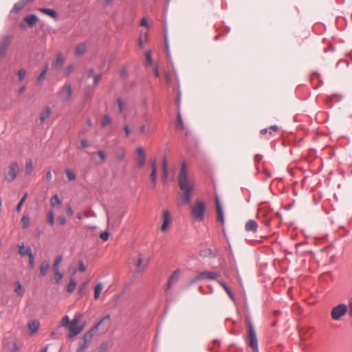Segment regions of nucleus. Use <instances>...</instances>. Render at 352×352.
Returning <instances> with one entry per match:
<instances>
[{"mask_svg":"<svg viewBox=\"0 0 352 352\" xmlns=\"http://www.w3.org/2000/svg\"><path fill=\"white\" fill-rule=\"evenodd\" d=\"M12 37L10 35H4L0 38V56L4 58L10 45Z\"/></svg>","mask_w":352,"mask_h":352,"instance_id":"obj_8","label":"nucleus"},{"mask_svg":"<svg viewBox=\"0 0 352 352\" xmlns=\"http://www.w3.org/2000/svg\"><path fill=\"white\" fill-rule=\"evenodd\" d=\"M70 323L69 318L68 316H65L62 320H61V325L63 327H67L69 326Z\"/></svg>","mask_w":352,"mask_h":352,"instance_id":"obj_45","label":"nucleus"},{"mask_svg":"<svg viewBox=\"0 0 352 352\" xmlns=\"http://www.w3.org/2000/svg\"><path fill=\"white\" fill-rule=\"evenodd\" d=\"M72 93V85L69 83H65L58 94L63 101H67L70 98Z\"/></svg>","mask_w":352,"mask_h":352,"instance_id":"obj_10","label":"nucleus"},{"mask_svg":"<svg viewBox=\"0 0 352 352\" xmlns=\"http://www.w3.org/2000/svg\"><path fill=\"white\" fill-rule=\"evenodd\" d=\"M47 69H48V67L47 65H45L43 69V71L41 72V73L40 74V75L38 76L37 80L38 81H41L42 79H43L47 72Z\"/></svg>","mask_w":352,"mask_h":352,"instance_id":"obj_44","label":"nucleus"},{"mask_svg":"<svg viewBox=\"0 0 352 352\" xmlns=\"http://www.w3.org/2000/svg\"><path fill=\"white\" fill-rule=\"evenodd\" d=\"M33 168H34V167H33L32 162L31 160L28 161L26 163V166H25V174L30 175Z\"/></svg>","mask_w":352,"mask_h":352,"instance_id":"obj_40","label":"nucleus"},{"mask_svg":"<svg viewBox=\"0 0 352 352\" xmlns=\"http://www.w3.org/2000/svg\"><path fill=\"white\" fill-rule=\"evenodd\" d=\"M60 204H61V201L57 195H55L52 197V199L50 200V204L52 207H54V208L57 207Z\"/></svg>","mask_w":352,"mask_h":352,"instance_id":"obj_31","label":"nucleus"},{"mask_svg":"<svg viewBox=\"0 0 352 352\" xmlns=\"http://www.w3.org/2000/svg\"><path fill=\"white\" fill-rule=\"evenodd\" d=\"M65 173H66L67 178L69 181H74L76 179L75 174L69 169H67L65 170Z\"/></svg>","mask_w":352,"mask_h":352,"instance_id":"obj_43","label":"nucleus"},{"mask_svg":"<svg viewBox=\"0 0 352 352\" xmlns=\"http://www.w3.org/2000/svg\"><path fill=\"white\" fill-rule=\"evenodd\" d=\"M76 281L74 280V278H72L70 279L69 284L67 285V292H69V293L73 292L76 287Z\"/></svg>","mask_w":352,"mask_h":352,"instance_id":"obj_35","label":"nucleus"},{"mask_svg":"<svg viewBox=\"0 0 352 352\" xmlns=\"http://www.w3.org/2000/svg\"><path fill=\"white\" fill-rule=\"evenodd\" d=\"M28 257H29V267L30 268H34V258L33 254L32 253L30 256H28Z\"/></svg>","mask_w":352,"mask_h":352,"instance_id":"obj_50","label":"nucleus"},{"mask_svg":"<svg viewBox=\"0 0 352 352\" xmlns=\"http://www.w3.org/2000/svg\"><path fill=\"white\" fill-rule=\"evenodd\" d=\"M80 144L82 148H86L88 146V142L86 140H82Z\"/></svg>","mask_w":352,"mask_h":352,"instance_id":"obj_63","label":"nucleus"},{"mask_svg":"<svg viewBox=\"0 0 352 352\" xmlns=\"http://www.w3.org/2000/svg\"><path fill=\"white\" fill-rule=\"evenodd\" d=\"M66 212L68 216H72L74 214L73 209L70 204L66 206Z\"/></svg>","mask_w":352,"mask_h":352,"instance_id":"obj_52","label":"nucleus"},{"mask_svg":"<svg viewBox=\"0 0 352 352\" xmlns=\"http://www.w3.org/2000/svg\"><path fill=\"white\" fill-rule=\"evenodd\" d=\"M19 254L22 256H30L32 253V249L30 247H25L23 244L19 245Z\"/></svg>","mask_w":352,"mask_h":352,"instance_id":"obj_19","label":"nucleus"},{"mask_svg":"<svg viewBox=\"0 0 352 352\" xmlns=\"http://www.w3.org/2000/svg\"><path fill=\"white\" fill-rule=\"evenodd\" d=\"M170 224V215L168 210L163 211V223L161 226V231L166 232Z\"/></svg>","mask_w":352,"mask_h":352,"instance_id":"obj_14","label":"nucleus"},{"mask_svg":"<svg viewBox=\"0 0 352 352\" xmlns=\"http://www.w3.org/2000/svg\"><path fill=\"white\" fill-rule=\"evenodd\" d=\"M38 11L41 12V13L49 15L53 19H56L58 16L57 12L52 9L40 8H38Z\"/></svg>","mask_w":352,"mask_h":352,"instance_id":"obj_22","label":"nucleus"},{"mask_svg":"<svg viewBox=\"0 0 352 352\" xmlns=\"http://www.w3.org/2000/svg\"><path fill=\"white\" fill-rule=\"evenodd\" d=\"M39 326H40V324H39L38 321H37V320L32 321L28 324V328H29L30 331H31L32 334L34 333L35 332H36L38 330Z\"/></svg>","mask_w":352,"mask_h":352,"instance_id":"obj_24","label":"nucleus"},{"mask_svg":"<svg viewBox=\"0 0 352 352\" xmlns=\"http://www.w3.org/2000/svg\"><path fill=\"white\" fill-rule=\"evenodd\" d=\"M206 212L205 203L201 200H198L192 206L191 215L192 218L196 221H201L204 218Z\"/></svg>","mask_w":352,"mask_h":352,"instance_id":"obj_4","label":"nucleus"},{"mask_svg":"<svg viewBox=\"0 0 352 352\" xmlns=\"http://www.w3.org/2000/svg\"><path fill=\"white\" fill-rule=\"evenodd\" d=\"M94 333L92 330H90L87 333H86L83 337L82 340L79 341L78 347L76 352H85L86 349L88 348L89 343L91 342Z\"/></svg>","mask_w":352,"mask_h":352,"instance_id":"obj_6","label":"nucleus"},{"mask_svg":"<svg viewBox=\"0 0 352 352\" xmlns=\"http://www.w3.org/2000/svg\"><path fill=\"white\" fill-rule=\"evenodd\" d=\"M16 287L14 290V292L16 293V294L19 296H22L24 294V290L21 286V284L19 281L16 282Z\"/></svg>","mask_w":352,"mask_h":352,"instance_id":"obj_34","label":"nucleus"},{"mask_svg":"<svg viewBox=\"0 0 352 352\" xmlns=\"http://www.w3.org/2000/svg\"><path fill=\"white\" fill-rule=\"evenodd\" d=\"M57 221L62 226H63L66 223V219L63 216H59L57 218Z\"/></svg>","mask_w":352,"mask_h":352,"instance_id":"obj_57","label":"nucleus"},{"mask_svg":"<svg viewBox=\"0 0 352 352\" xmlns=\"http://www.w3.org/2000/svg\"><path fill=\"white\" fill-rule=\"evenodd\" d=\"M50 269V263L47 261H43L40 266V275L44 276Z\"/></svg>","mask_w":352,"mask_h":352,"instance_id":"obj_23","label":"nucleus"},{"mask_svg":"<svg viewBox=\"0 0 352 352\" xmlns=\"http://www.w3.org/2000/svg\"><path fill=\"white\" fill-rule=\"evenodd\" d=\"M150 163H151V171H157L156 160L155 159L151 160Z\"/></svg>","mask_w":352,"mask_h":352,"instance_id":"obj_51","label":"nucleus"},{"mask_svg":"<svg viewBox=\"0 0 352 352\" xmlns=\"http://www.w3.org/2000/svg\"><path fill=\"white\" fill-rule=\"evenodd\" d=\"M63 277V274L60 272L59 270H54V280L57 284L60 283Z\"/></svg>","mask_w":352,"mask_h":352,"instance_id":"obj_37","label":"nucleus"},{"mask_svg":"<svg viewBox=\"0 0 352 352\" xmlns=\"http://www.w3.org/2000/svg\"><path fill=\"white\" fill-rule=\"evenodd\" d=\"M28 196V192H25L23 195V197L21 199L20 201L18 203V204L16 206V210L18 212H20L21 211V208H22Z\"/></svg>","mask_w":352,"mask_h":352,"instance_id":"obj_32","label":"nucleus"},{"mask_svg":"<svg viewBox=\"0 0 352 352\" xmlns=\"http://www.w3.org/2000/svg\"><path fill=\"white\" fill-rule=\"evenodd\" d=\"M23 20L25 22H26L28 23V25L30 28H32L36 23V22L38 21V18L35 14H29V15H26L24 17Z\"/></svg>","mask_w":352,"mask_h":352,"instance_id":"obj_18","label":"nucleus"},{"mask_svg":"<svg viewBox=\"0 0 352 352\" xmlns=\"http://www.w3.org/2000/svg\"><path fill=\"white\" fill-rule=\"evenodd\" d=\"M100 237L102 240L106 241L109 239V232L107 231H104V232H102L100 235Z\"/></svg>","mask_w":352,"mask_h":352,"instance_id":"obj_49","label":"nucleus"},{"mask_svg":"<svg viewBox=\"0 0 352 352\" xmlns=\"http://www.w3.org/2000/svg\"><path fill=\"white\" fill-rule=\"evenodd\" d=\"M248 325V344L254 352H258V339L256 330L250 318L246 319Z\"/></svg>","mask_w":352,"mask_h":352,"instance_id":"obj_3","label":"nucleus"},{"mask_svg":"<svg viewBox=\"0 0 352 352\" xmlns=\"http://www.w3.org/2000/svg\"><path fill=\"white\" fill-rule=\"evenodd\" d=\"M219 276V274L216 272H210V271H205L200 272V277L201 280L208 279V280H214Z\"/></svg>","mask_w":352,"mask_h":352,"instance_id":"obj_17","label":"nucleus"},{"mask_svg":"<svg viewBox=\"0 0 352 352\" xmlns=\"http://www.w3.org/2000/svg\"><path fill=\"white\" fill-rule=\"evenodd\" d=\"M136 154L138 167L142 168L146 162V155L144 149L142 147H138L136 148Z\"/></svg>","mask_w":352,"mask_h":352,"instance_id":"obj_11","label":"nucleus"},{"mask_svg":"<svg viewBox=\"0 0 352 352\" xmlns=\"http://www.w3.org/2000/svg\"><path fill=\"white\" fill-rule=\"evenodd\" d=\"M152 187L155 188L157 184V171H151L150 175Z\"/></svg>","mask_w":352,"mask_h":352,"instance_id":"obj_39","label":"nucleus"},{"mask_svg":"<svg viewBox=\"0 0 352 352\" xmlns=\"http://www.w3.org/2000/svg\"><path fill=\"white\" fill-rule=\"evenodd\" d=\"M12 352H17L19 350L18 346L16 343H13L12 346Z\"/></svg>","mask_w":352,"mask_h":352,"instance_id":"obj_64","label":"nucleus"},{"mask_svg":"<svg viewBox=\"0 0 352 352\" xmlns=\"http://www.w3.org/2000/svg\"><path fill=\"white\" fill-rule=\"evenodd\" d=\"M123 215L119 216L117 219H113L107 214V223L109 227L118 226L120 224Z\"/></svg>","mask_w":352,"mask_h":352,"instance_id":"obj_21","label":"nucleus"},{"mask_svg":"<svg viewBox=\"0 0 352 352\" xmlns=\"http://www.w3.org/2000/svg\"><path fill=\"white\" fill-rule=\"evenodd\" d=\"M110 315H107L106 316L103 317L91 330L94 331V330H97L99 327V326L105 320H110Z\"/></svg>","mask_w":352,"mask_h":352,"instance_id":"obj_38","label":"nucleus"},{"mask_svg":"<svg viewBox=\"0 0 352 352\" xmlns=\"http://www.w3.org/2000/svg\"><path fill=\"white\" fill-rule=\"evenodd\" d=\"M87 51V46L85 43H82L78 44L76 48V54L81 56L84 54Z\"/></svg>","mask_w":352,"mask_h":352,"instance_id":"obj_25","label":"nucleus"},{"mask_svg":"<svg viewBox=\"0 0 352 352\" xmlns=\"http://www.w3.org/2000/svg\"><path fill=\"white\" fill-rule=\"evenodd\" d=\"M125 137H128L130 135L131 129L128 124H126L124 127Z\"/></svg>","mask_w":352,"mask_h":352,"instance_id":"obj_58","label":"nucleus"},{"mask_svg":"<svg viewBox=\"0 0 352 352\" xmlns=\"http://www.w3.org/2000/svg\"><path fill=\"white\" fill-rule=\"evenodd\" d=\"M26 75V71L24 69H21L18 72V77L20 81L23 80Z\"/></svg>","mask_w":352,"mask_h":352,"instance_id":"obj_47","label":"nucleus"},{"mask_svg":"<svg viewBox=\"0 0 352 352\" xmlns=\"http://www.w3.org/2000/svg\"><path fill=\"white\" fill-rule=\"evenodd\" d=\"M51 113H52V109L50 107H46L42 111V112L40 114V118H39L41 124L43 123L47 118H49Z\"/></svg>","mask_w":352,"mask_h":352,"instance_id":"obj_20","label":"nucleus"},{"mask_svg":"<svg viewBox=\"0 0 352 352\" xmlns=\"http://www.w3.org/2000/svg\"><path fill=\"white\" fill-rule=\"evenodd\" d=\"M103 289V285L102 283H98L96 287H95V289H94V298L95 299H98L100 293H101V291Z\"/></svg>","mask_w":352,"mask_h":352,"instance_id":"obj_30","label":"nucleus"},{"mask_svg":"<svg viewBox=\"0 0 352 352\" xmlns=\"http://www.w3.org/2000/svg\"><path fill=\"white\" fill-rule=\"evenodd\" d=\"M64 60H65L64 56H63L62 54L60 53L57 55L56 60L53 63V65L56 67L60 68L64 63Z\"/></svg>","mask_w":352,"mask_h":352,"instance_id":"obj_26","label":"nucleus"},{"mask_svg":"<svg viewBox=\"0 0 352 352\" xmlns=\"http://www.w3.org/2000/svg\"><path fill=\"white\" fill-rule=\"evenodd\" d=\"M73 69H74V66H73L72 65H69V66L65 69V74H66L67 75L70 74V73L73 71Z\"/></svg>","mask_w":352,"mask_h":352,"instance_id":"obj_62","label":"nucleus"},{"mask_svg":"<svg viewBox=\"0 0 352 352\" xmlns=\"http://www.w3.org/2000/svg\"><path fill=\"white\" fill-rule=\"evenodd\" d=\"M146 58L147 63L149 65H151L152 64V57H151V52L148 51L146 52Z\"/></svg>","mask_w":352,"mask_h":352,"instance_id":"obj_53","label":"nucleus"},{"mask_svg":"<svg viewBox=\"0 0 352 352\" xmlns=\"http://www.w3.org/2000/svg\"><path fill=\"white\" fill-rule=\"evenodd\" d=\"M218 283L225 289V291L226 292V293L228 294L229 297L232 300H234V295H233L232 291L229 289V287L225 284V283L221 280H218Z\"/></svg>","mask_w":352,"mask_h":352,"instance_id":"obj_28","label":"nucleus"},{"mask_svg":"<svg viewBox=\"0 0 352 352\" xmlns=\"http://www.w3.org/2000/svg\"><path fill=\"white\" fill-rule=\"evenodd\" d=\"M34 0H19L17 3H16L13 8L11 10V12L12 13H18L24 7L27 5L31 3Z\"/></svg>","mask_w":352,"mask_h":352,"instance_id":"obj_12","label":"nucleus"},{"mask_svg":"<svg viewBox=\"0 0 352 352\" xmlns=\"http://www.w3.org/2000/svg\"><path fill=\"white\" fill-rule=\"evenodd\" d=\"M199 280H201V278L200 277V273L199 274H197L196 276H195L193 278H192L190 283V284L195 283V282H197Z\"/></svg>","mask_w":352,"mask_h":352,"instance_id":"obj_61","label":"nucleus"},{"mask_svg":"<svg viewBox=\"0 0 352 352\" xmlns=\"http://www.w3.org/2000/svg\"><path fill=\"white\" fill-rule=\"evenodd\" d=\"M176 129L178 130H183L184 129V124L179 111L177 113V123L176 124Z\"/></svg>","mask_w":352,"mask_h":352,"instance_id":"obj_33","label":"nucleus"},{"mask_svg":"<svg viewBox=\"0 0 352 352\" xmlns=\"http://www.w3.org/2000/svg\"><path fill=\"white\" fill-rule=\"evenodd\" d=\"M181 271L179 270H176L172 275L170 276L168 278L167 284H166V289H169L174 284H175L180 276Z\"/></svg>","mask_w":352,"mask_h":352,"instance_id":"obj_13","label":"nucleus"},{"mask_svg":"<svg viewBox=\"0 0 352 352\" xmlns=\"http://www.w3.org/2000/svg\"><path fill=\"white\" fill-rule=\"evenodd\" d=\"M47 222L52 226L54 222V213L52 211H50L47 214Z\"/></svg>","mask_w":352,"mask_h":352,"instance_id":"obj_48","label":"nucleus"},{"mask_svg":"<svg viewBox=\"0 0 352 352\" xmlns=\"http://www.w3.org/2000/svg\"><path fill=\"white\" fill-rule=\"evenodd\" d=\"M245 229L247 232H256L258 229V223L252 219L248 220L245 226Z\"/></svg>","mask_w":352,"mask_h":352,"instance_id":"obj_16","label":"nucleus"},{"mask_svg":"<svg viewBox=\"0 0 352 352\" xmlns=\"http://www.w3.org/2000/svg\"><path fill=\"white\" fill-rule=\"evenodd\" d=\"M82 318V314H76L74 318V319L70 322L68 329L70 331V333L69 335V338H72L73 336H75L78 334H79L83 329V327H77L78 324L80 320Z\"/></svg>","mask_w":352,"mask_h":352,"instance_id":"obj_5","label":"nucleus"},{"mask_svg":"<svg viewBox=\"0 0 352 352\" xmlns=\"http://www.w3.org/2000/svg\"><path fill=\"white\" fill-rule=\"evenodd\" d=\"M347 310L345 304H340L332 309L331 316L334 320H339L347 313Z\"/></svg>","mask_w":352,"mask_h":352,"instance_id":"obj_7","label":"nucleus"},{"mask_svg":"<svg viewBox=\"0 0 352 352\" xmlns=\"http://www.w3.org/2000/svg\"><path fill=\"white\" fill-rule=\"evenodd\" d=\"M217 212V220L219 221L222 224L224 223V217L222 206L220 204V201L217 197L215 198Z\"/></svg>","mask_w":352,"mask_h":352,"instance_id":"obj_15","label":"nucleus"},{"mask_svg":"<svg viewBox=\"0 0 352 352\" xmlns=\"http://www.w3.org/2000/svg\"><path fill=\"white\" fill-rule=\"evenodd\" d=\"M130 263L134 267L133 276L138 277L142 274L148 265V260H143V255L138 252L137 255L131 256Z\"/></svg>","mask_w":352,"mask_h":352,"instance_id":"obj_2","label":"nucleus"},{"mask_svg":"<svg viewBox=\"0 0 352 352\" xmlns=\"http://www.w3.org/2000/svg\"><path fill=\"white\" fill-rule=\"evenodd\" d=\"M21 223L23 228H28L30 223V218L25 215L23 216L21 218Z\"/></svg>","mask_w":352,"mask_h":352,"instance_id":"obj_41","label":"nucleus"},{"mask_svg":"<svg viewBox=\"0 0 352 352\" xmlns=\"http://www.w3.org/2000/svg\"><path fill=\"white\" fill-rule=\"evenodd\" d=\"M19 172V168L17 162H14L10 164L8 168L7 173L5 175V179L8 182L13 181L17 176Z\"/></svg>","mask_w":352,"mask_h":352,"instance_id":"obj_9","label":"nucleus"},{"mask_svg":"<svg viewBox=\"0 0 352 352\" xmlns=\"http://www.w3.org/2000/svg\"><path fill=\"white\" fill-rule=\"evenodd\" d=\"M98 155L99 157L100 158L101 162H103L106 159L105 153L103 151H99L98 152Z\"/></svg>","mask_w":352,"mask_h":352,"instance_id":"obj_54","label":"nucleus"},{"mask_svg":"<svg viewBox=\"0 0 352 352\" xmlns=\"http://www.w3.org/2000/svg\"><path fill=\"white\" fill-rule=\"evenodd\" d=\"M79 270L81 272H83L86 270V267H85L84 263L82 260L79 261Z\"/></svg>","mask_w":352,"mask_h":352,"instance_id":"obj_60","label":"nucleus"},{"mask_svg":"<svg viewBox=\"0 0 352 352\" xmlns=\"http://www.w3.org/2000/svg\"><path fill=\"white\" fill-rule=\"evenodd\" d=\"M111 122L110 117L108 115H104L103 117V120L102 121V126L104 127L107 125L109 124Z\"/></svg>","mask_w":352,"mask_h":352,"instance_id":"obj_42","label":"nucleus"},{"mask_svg":"<svg viewBox=\"0 0 352 352\" xmlns=\"http://www.w3.org/2000/svg\"><path fill=\"white\" fill-rule=\"evenodd\" d=\"M98 352H107V344L102 343L100 345L99 351Z\"/></svg>","mask_w":352,"mask_h":352,"instance_id":"obj_55","label":"nucleus"},{"mask_svg":"<svg viewBox=\"0 0 352 352\" xmlns=\"http://www.w3.org/2000/svg\"><path fill=\"white\" fill-rule=\"evenodd\" d=\"M101 78H102L101 74H97V75L94 76L95 85H96L99 82V81L101 80Z\"/></svg>","mask_w":352,"mask_h":352,"instance_id":"obj_59","label":"nucleus"},{"mask_svg":"<svg viewBox=\"0 0 352 352\" xmlns=\"http://www.w3.org/2000/svg\"><path fill=\"white\" fill-rule=\"evenodd\" d=\"M117 104H118V113H120L122 112L123 108H124L123 101H122V99L121 98H118L117 99Z\"/></svg>","mask_w":352,"mask_h":352,"instance_id":"obj_46","label":"nucleus"},{"mask_svg":"<svg viewBox=\"0 0 352 352\" xmlns=\"http://www.w3.org/2000/svg\"><path fill=\"white\" fill-rule=\"evenodd\" d=\"M168 177V170H162V182L166 183Z\"/></svg>","mask_w":352,"mask_h":352,"instance_id":"obj_56","label":"nucleus"},{"mask_svg":"<svg viewBox=\"0 0 352 352\" xmlns=\"http://www.w3.org/2000/svg\"><path fill=\"white\" fill-rule=\"evenodd\" d=\"M126 155L125 150L123 148H118L116 152V156L119 161L124 159Z\"/></svg>","mask_w":352,"mask_h":352,"instance_id":"obj_29","label":"nucleus"},{"mask_svg":"<svg viewBox=\"0 0 352 352\" xmlns=\"http://www.w3.org/2000/svg\"><path fill=\"white\" fill-rule=\"evenodd\" d=\"M178 185L181 190L179 193L180 202L183 205H187L191 201L194 191V186L188 176L187 165L185 162L182 163L179 168Z\"/></svg>","mask_w":352,"mask_h":352,"instance_id":"obj_1","label":"nucleus"},{"mask_svg":"<svg viewBox=\"0 0 352 352\" xmlns=\"http://www.w3.org/2000/svg\"><path fill=\"white\" fill-rule=\"evenodd\" d=\"M62 261L63 256L61 255H59L56 258L52 266L54 270H59V265L62 262Z\"/></svg>","mask_w":352,"mask_h":352,"instance_id":"obj_36","label":"nucleus"},{"mask_svg":"<svg viewBox=\"0 0 352 352\" xmlns=\"http://www.w3.org/2000/svg\"><path fill=\"white\" fill-rule=\"evenodd\" d=\"M201 255L203 256H208L210 258H214L217 256V252L213 251L211 249H207L205 250H202L201 252Z\"/></svg>","mask_w":352,"mask_h":352,"instance_id":"obj_27","label":"nucleus"}]
</instances>
